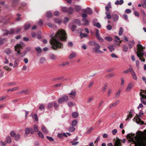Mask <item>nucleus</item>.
I'll return each mask as SVG.
<instances>
[{"label":"nucleus","instance_id":"nucleus-41","mask_svg":"<svg viewBox=\"0 0 146 146\" xmlns=\"http://www.w3.org/2000/svg\"><path fill=\"white\" fill-rule=\"evenodd\" d=\"M12 4L13 6L17 5L19 2V0H12Z\"/></svg>","mask_w":146,"mask_h":146},{"label":"nucleus","instance_id":"nucleus-47","mask_svg":"<svg viewBox=\"0 0 146 146\" xmlns=\"http://www.w3.org/2000/svg\"><path fill=\"white\" fill-rule=\"evenodd\" d=\"M123 50L124 52H127L128 50V47L125 45H123Z\"/></svg>","mask_w":146,"mask_h":146},{"label":"nucleus","instance_id":"nucleus-51","mask_svg":"<svg viewBox=\"0 0 146 146\" xmlns=\"http://www.w3.org/2000/svg\"><path fill=\"white\" fill-rule=\"evenodd\" d=\"M15 139L16 140H19V139L20 138V136L19 134H16L15 136Z\"/></svg>","mask_w":146,"mask_h":146},{"label":"nucleus","instance_id":"nucleus-11","mask_svg":"<svg viewBox=\"0 0 146 146\" xmlns=\"http://www.w3.org/2000/svg\"><path fill=\"white\" fill-rule=\"evenodd\" d=\"M31 49V48L30 47H28L26 48L25 51L23 53H21V54H22V56H21L23 57L24 56L27 52L30 51Z\"/></svg>","mask_w":146,"mask_h":146},{"label":"nucleus","instance_id":"nucleus-39","mask_svg":"<svg viewBox=\"0 0 146 146\" xmlns=\"http://www.w3.org/2000/svg\"><path fill=\"white\" fill-rule=\"evenodd\" d=\"M49 57L52 60H55L56 59V56L52 54H50L49 55Z\"/></svg>","mask_w":146,"mask_h":146},{"label":"nucleus","instance_id":"nucleus-2","mask_svg":"<svg viewBox=\"0 0 146 146\" xmlns=\"http://www.w3.org/2000/svg\"><path fill=\"white\" fill-rule=\"evenodd\" d=\"M142 132L140 131H137V135L135 134L129 133L127 134L126 137L129 139V141L134 143L135 146H146V139H144L142 137Z\"/></svg>","mask_w":146,"mask_h":146},{"label":"nucleus","instance_id":"nucleus-25","mask_svg":"<svg viewBox=\"0 0 146 146\" xmlns=\"http://www.w3.org/2000/svg\"><path fill=\"white\" fill-rule=\"evenodd\" d=\"M5 53L7 55H9L11 53H12V51L9 48H7L5 50Z\"/></svg>","mask_w":146,"mask_h":146},{"label":"nucleus","instance_id":"nucleus-54","mask_svg":"<svg viewBox=\"0 0 146 146\" xmlns=\"http://www.w3.org/2000/svg\"><path fill=\"white\" fill-rule=\"evenodd\" d=\"M115 74L113 73H111L110 74H108L107 76L108 78H109L111 77H113L114 76Z\"/></svg>","mask_w":146,"mask_h":146},{"label":"nucleus","instance_id":"nucleus-40","mask_svg":"<svg viewBox=\"0 0 146 146\" xmlns=\"http://www.w3.org/2000/svg\"><path fill=\"white\" fill-rule=\"evenodd\" d=\"M31 25L29 23L26 24L25 25V30H27L30 27Z\"/></svg>","mask_w":146,"mask_h":146},{"label":"nucleus","instance_id":"nucleus-12","mask_svg":"<svg viewBox=\"0 0 146 146\" xmlns=\"http://www.w3.org/2000/svg\"><path fill=\"white\" fill-rule=\"evenodd\" d=\"M25 133L26 134H29L30 133H31V134H33L34 133V132L33 131V129L32 128H31L30 129L28 128H27L25 130Z\"/></svg>","mask_w":146,"mask_h":146},{"label":"nucleus","instance_id":"nucleus-31","mask_svg":"<svg viewBox=\"0 0 146 146\" xmlns=\"http://www.w3.org/2000/svg\"><path fill=\"white\" fill-rule=\"evenodd\" d=\"M93 25L98 28H100L101 27V25L100 23L99 22L97 23H94L93 24Z\"/></svg>","mask_w":146,"mask_h":146},{"label":"nucleus","instance_id":"nucleus-30","mask_svg":"<svg viewBox=\"0 0 146 146\" xmlns=\"http://www.w3.org/2000/svg\"><path fill=\"white\" fill-rule=\"evenodd\" d=\"M35 49L38 53H40L42 51V50L40 47H36Z\"/></svg>","mask_w":146,"mask_h":146},{"label":"nucleus","instance_id":"nucleus-26","mask_svg":"<svg viewBox=\"0 0 146 146\" xmlns=\"http://www.w3.org/2000/svg\"><path fill=\"white\" fill-rule=\"evenodd\" d=\"M73 22L74 23H76L80 25L81 24L80 23V21L78 19H75L73 21Z\"/></svg>","mask_w":146,"mask_h":146},{"label":"nucleus","instance_id":"nucleus-7","mask_svg":"<svg viewBox=\"0 0 146 146\" xmlns=\"http://www.w3.org/2000/svg\"><path fill=\"white\" fill-rule=\"evenodd\" d=\"M134 84L132 82H131L129 83L126 88L125 91L126 92H129L133 86Z\"/></svg>","mask_w":146,"mask_h":146},{"label":"nucleus","instance_id":"nucleus-42","mask_svg":"<svg viewBox=\"0 0 146 146\" xmlns=\"http://www.w3.org/2000/svg\"><path fill=\"white\" fill-rule=\"evenodd\" d=\"M96 42L95 41L92 40L88 43L89 45L90 46H93L94 45L96 44Z\"/></svg>","mask_w":146,"mask_h":146},{"label":"nucleus","instance_id":"nucleus-14","mask_svg":"<svg viewBox=\"0 0 146 146\" xmlns=\"http://www.w3.org/2000/svg\"><path fill=\"white\" fill-rule=\"evenodd\" d=\"M119 102V100H116L114 103L109 105V106L110 108H111L113 106H116L117 105Z\"/></svg>","mask_w":146,"mask_h":146},{"label":"nucleus","instance_id":"nucleus-24","mask_svg":"<svg viewBox=\"0 0 146 146\" xmlns=\"http://www.w3.org/2000/svg\"><path fill=\"white\" fill-rule=\"evenodd\" d=\"M72 116L75 118H77L78 116V113L77 112H74L72 113Z\"/></svg>","mask_w":146,"mask_h":146},{"label":"nucleus","instance_id":"nucleus-29","mask_svg":"<svg viewBox=\"0 0 146 146\" xmlns=\"http://www.w3.org/2000/svg\"><path fill=\"white\" fill-rule=\"evenodd\" d=\"M77 123V121L76 119H74V120H73L72 121V123H71V125H72L73 127H74V126H76V125Z\"/></svg>","mask_w":146,"mask_h":146},{"label":"nucleus","instance_id":"nucleus-19","mask_svg":"<svg viewBox=\"0 0 146 146\" xmlns=\"http://www.w3.org/2000/svg\"><path fill=\"white\" fill-rule=\"evenodd\" d=\"M123 2L124 1L123 0H120L119 1L117 0L115 1V5H121L123 4Z\"/></svg>","mask_w":146,"mask_h":146},{"label":"nucleus","instance_id":"nucleus-16","mask_svg":"<svg viewBox=\"0 0 146 146\" xmlns=\"http://www.w3.org/2000/svg\"><path fill=\"white\" fill-rule=\"evenodd\" d=\"M69 28L71 29L72 31H74L76 28V26L74 25H72L71 24H69L68 25Z\"/></svg>","mask_w":146,"mask_h":146},{"label":"nucleus","instance_id":"nucleus-59","mask_svg":"<svg viewBox=\"0 0 146 146\" xmlns=\"http://www.w3.org/2000/svg\"><path fill=\"white\" fill-rule=\"evenodd\" d=\"M140 99L141 102L144 105H146V101H145L144 99H143L142 98H140Z\"/></svg>","mask_w":146,"mask_h":146},{"label":"nucleus","instance_id":"nucleus-4","mask_svg":"<svg viewBox=\"0 0 146 146\" xmlns=\"http://www.w3.org/2000/svg\"><path fill=\"white\" fill-rule=\"evenodd\" d=\"M25 44L22 42H20L19 43L17 44L15 46V51L17 52V56H19L20 54V50L25 47Z\"/></svg>","mask_w":146,"mask_h":146},{"label":"nucleus","instance_id":"nucleus-27","mask_svg":"<svg viewBox=\"0 0 146 146\" xmlns=\"http://www.w3.org/2000/svg\"><path fill=\"white\" fill-rule=\"evenodd\" d=\"M73 9L72 7H70L67 9V12L69 14H71L73 11Z\"/></svg>","mask_w":146,"mask_h":146},{"label":"nucleus","instance_id":"nucleus-34","mask_svg":"<svg viewBox=\"0 0 146 146\" xmlns=\"http://www.w3.org/2000/svg\"><path fill=\"white\" fill-rule=\"evenodd\" d=\"M54 21L55 23L58 24H60L62 23V21L61 19H55Z\"/></svg>","mask_w":146,"mask_h":146},{"label":"nucleus","instance_id":"nucleus-1","mask_svg":"<svg viewBox=\"0 0 146 146\" xmlns=\"http://www.w3.org/2000/svg\"><path fill=\"white\" fill-rule=\"evenodd\" d=\"M50 36L52 38L50 41V43L53 49L56 50L62 47L63 45L60 42V40H65L66 39V33L64 30H58L54 37H52L53 35H51Z\"/></svg>","mask_w":146,"mask_h":146},{"label":"nucleus","instance_id":"nucleus-28","mask_svg":"<svg viewBox=\"0 0 146 146\" xmlns=\"http://www.w3.org/2000/svg\"><path fill=\"white\" fill-rule=\"evenodd\" d=\"M93 50L97 53H103V52L99 50V49H96L95 48H93Z\"/></svg>","mask_w":146,"mask_h":146},{"label":"nucleus","instance_id":"nucleus-5","mask_svg":"<svg viewBox=\"0 0 146 146\" xmlns=\"http://www.w3.org/2000/svg\"><path fill=\"white\" fill-rule=\"evenodd\" d=\"M111 8V3L110 2H109L108 3L107 6L105 7V9L106 11V14L107 18H111L109 11V9Z\"/></svg>","mask_w":146,"mask_h":146},{"label":"nucleus","instance_id":"nucleus-38","mask_svg":"<svg viewBox=\"0 0 146 146\" xmlns=\"http://www.w3.org/2000/svg\"><path fill=\"white\" fill-rule=\"evenodd\" d=\"M123 29L122 27H120L119 29V36L121 35L123 33Z\"/></svg>","mask_w":146,"mask_h":146},{"label":"nucleus","instance_id":"nucleus-17","mask_svg":"<svg viewBox=\"0 0 146 146\" xmlns=\"http://www.w3.org/2000/svg\"><path fill=\"white\" fill-rule=\"evenodd\" d=\"M82 21L83 22L82 24L84 25H89V22L87 19H82Z\"/></svg>","mask_w":146,"mask_h":146},{"label":"nucleus","instance_id":"nucleus-49","mask_svg":"<svg viewBox=\"0 0 146 146\" xmlns=\"http://www.w3.org/2000/svg\"><path fill=\"white\" fill-rule=\"evenodd\" d=\"M75 129L74 127H69L68 130L70 132H74L75 131Z\"/></svg>","mask_w":146,"mask_h":146},{"label":"nucleus","instance_id":"nucleus-21","mask_svg":"<svg viewBox=\"0 0 146 146\" xmlns=\"http://www.w3.org/2000/svg\"><path fill=\"white\" fill-rule=\"evenodd\" d=\"M70 96L72 97V96H74L76 95V91L74 90H72L71 92L69 93Z\"/></svg>","mask_w":146,"mask_h":146},{"label":"nucleus","instance_id":"nucleus-44","mask_svg":"<svg viewBox=\"0 0 146 146\" xmlns=\"http://www.w3.org/2000/svg\"><path fill=\"white\" fill-rule=\"evenodd\" d=\"M68 106L70 107H72L74 106L73 103L72 102H68L67 103Z\"/></svg>","mask_w":146,"mask_h":146},{"label":"nucleus","instance_id":"nucleus-36","mask_svg":"<svg viewBox=\"0 0 146 146\" xmlns=\"http://www.w3.org/2000/svg\"><path fill=\"white\" fill-rule=\"evenodd\" d=\"M16 84V83L15 82H9L6 84V85L8 86H15Z\"/></svg>","mask_w":146,"mask_h":146},{"label":"nucleus","instance_id":"nucleus-20","mask_svg":"<svg viewBox=\"0 0 146 146\" xmlns=\"http://www.w3.org/2000/svg\"><path fill=\"white\" fill-rule=\"evenodd\" d=\"M46 61V58L44 57H42L39 60V63L43 64L45 63Z\"/></svg>","mask_w":146,"mask_h":146},{"label":"nucleus","instance_id":"nucleus-37","mask_svg":"<svg viewBox=\"0 0 146 146\" xmlns=\"http://www.w3.org/2000/svg\"><path fill=\"white\" fill-rule=\"evenodd\" d=\"M131 75L132 76L133 79L135 80H137V76L135 74L134 72H133V73H131Z\"/></svg>","mask_w":146,"mask_h":146},{"label":"nucleus","instance_id":"nucleus-13","mask_svg":"<svg viewBox=\"0 0 146 146\" xmlns=\"http://www.w3.org/2000/svg\"><path fill=\"white\" fill-rule=\"evenodd\" d=\"M76 52H72L69 55L68 58L70 59H71L73 58H74L76 57Z\"/></svg>","mask_w":146,"mask_h":146},{"label":"nucleus","instance_id":"nucleus-62","mask_svg":"<svg viewBox=\"0 0 146 146\" xmlns=\"http://www.w3.org/2000/svg\"><path fill=\"white\" fill-rule=\"evenodd\" d=\"M46 16L48 17H50L52 15V13L50 12H48L46 13Z\"/></svg>","mask_w":146,"mask_h":146},{"label":"nucleus","instance_id":"nucleus-15","mask_svg":"<svg viewBox=\"0 0 146 146\" xmlns=\"http://www.w3.org/2000/svg\"><path fill=\"white\" fill-rule=\"evenodd\" d=\"M114 146H121V140L119 139H117L115 141Z\"/></svg>","mask_w":146,"mask_h":146},{"label":"nucleus","instance_id":"nucleus-6","mask_svg":"<svg viewBox=\"0 0 146 146\" xmlns=\"http://www.w3.org/2000/svg\"><path fill=\"white\" fill-rule=\"evenodd\" d=\"M68 100V96L66 95H64L58 99V102L59 103L61 104L64 102H67Z\"/></svg>","mask_w":146,"mask_h":146},{"label":"nucleus","instance_id":"nucleus-43","mask_svg":"<svg viewBox=\"0 0 146 146\" xmlns=\"http://www.w3.org/2000/svg\"><path fill=\"white\" fill-rule=\"evenodd\" d=\"M121 92V90H118L115 96V97L116 98H117L119 96Z\"/></svg>","mask_w":146,"mask_h":146},{"label":"nucleus","instance_id":"nucleus-50","mask_svg":"<svg viewBox=\"0 0 146 146\" xmlns=\"http://www.w3.org/2000/svg\"><path fill=\"white\" fill-rule=\"evenodd\" d=\"M25 93L26 94H27L28 93V90L27 89H26L25 90H23L19 92V94H22V93Z\"/></svg>","mask_w":146,"mask_h":146},{"label":"nucleus","instance_id":"nucleus-56","mask_svg":"<svg viewBox=\"0 0 146 146\" xmlns=\"http://www.w3.org/2000/svg\"><path fill=\"white\" fill-rule=\"evenodd\" d=\"M38 136L40 137L41 138H43L44 137V135L40 131H38Z\"/></svg>","mask_w":146,"mask_h":146},{"label":"nucleus","instance_id":"nucleus-61","mask_svg":"<svg viewBox=\"0 0 146 146\" xmlns=\"http://www.w3.org/2000/svg\"><path fill=\"white\" fill-rule=\"evenodd\" d=\"M111 17H112L113 18H118V17L117 15L115 14H113L111 16Z\"/></svg>","mask_w":146,"mask_h":146},{"label":"nucleus","instance_id":"nucleus-58","mask_svg":"<svg viewBox=\"0 0 146 146\" xmlns=\"http://www.w3.org/2000/svg\"><path fill=\"white\" fill-rule=\"evenodd\" d=\"M87 36V35L85 33H81L80 34V36L81 37V38L86 37Z\"/></svg>","mask_w":146,"mask_h":146},{"label":"nucleus","instance_id":"nucleus-64","mask_svg":"<svg viewBox=\"0 0 146 146\" xmlns=\"http://www.w3.org/2000/svg\"><path fill=\"white\" fill-rule=\"evenodd\" d=\"M62 10L64 12H67V9L66 7H62Z\"/></svg>","mask_w":146,"mask_h":146},{"label":"nucleus","instance_id":"nucleus-10","mask_svg":"<svg viewBox=\"0 0 146 146\" xmlns=\"http://www.w3.org/2000/svg\"><path fill=\"white\" fill-rule=\"evenodd\" d=\"M140 95L141 96V98H142L143 99H146V91L142 90H141L140 92Z\"/></svg>","mask_w":146,"mask_h":146},{"label":"nucleus","instance_id":"nucleus-35","mask_svg":"<svg viewBox=\"0 0 146 146\" xmlns=\"http://www.w3.org/2000/svg\"><path fill=\"white\" fill-rule=\"evenodd\" d=\"M96 35L97 38L100 36V34L99 30L97 29H96Z\"/></svg>","mask_w":146,"mask_h":146},{"label":"nucleus","instance_id":"nucleus-3","mask_svg":"<svg viewBox=\"0 0 146 146\" xmlns=\"http://www.w3.org/2000/svg\"><path fill=\"white\" fill-rule=\"evenodd\" d=\"M137 51H136L135 50V52L136 53L138 57L140 58L144 56L146 57V52L143 51V49L145 48V47L140 44H138L137 45Z\"/></svg>","mask_w":146,"mask_h":146},{"label":"nucleus","instance_id":"nucleus-18","mask_svg":"<svg viewBox=\"0 0 146 146\" xmlns=\"http://www.w3.org/2000/svg\"><path fill=\"white\" fill-rule=\"evenodd\" d=\"M134 44L135 43L133 40L129 41L128 44L129 48H131Z\"/></svg>","mask_w":146,"mask_h":146},{"label":"nucleus","instance_id":"nucleus-52","mask_svg":"<svg viewBox=\"0 0 146 146\" xmlns=\"http://www.w3.org/2000/svg\"><path fill=\"white\" fill-rule=\"evenodd\" d=\"M34 129L35 132H38L39 131L38 126L36 125H34Z\"/></svg>","mask_w":146,"mask_h":146},{"label":"nucleus","instance_id":"nucleus-55","mask_svg":"<svg viewBox=\"0 0 146 146\" xmlns=\"http://www.w3.org/2000/svg\"><path fill=\"white\" fill-rule=\"evenodd\" d=\"M33 117L35 119V120L37 121L38 120V117L37 115L36 114H34V116H33Z\"/></svg>","mask_w":146,"mask_h":146},{"label":"nucleus","instance_id":"nucleus-46","mask_svg":"<svg viewBox=\"0 0 146 146\" xmlns=\"http://www.w3.org/2000/svg\"><path fill=\"white\" fill-rule=\"evenodd\" d=\"M44 106L43 104H40L39 107V109H40L41 110H44Z\"/></svg>","mask_w":146,"mask_h":146},{"label":"nucleus","instance_id":"nucleus-9","mask_svg":"<svg viewBox=\"0 0 146 146\" xmlns=\"http://www.w3.org/2000/svg\"><path fill=\"white\" fill-rule=\"evenodd\" d=\"M4 33L5 35H10L13 34L15 32V30L13 29H10L9 31H7V30H4Z\"/></svg>","mask_w":146,"mask_h":146},{"label":"nucleus","instance_id":"nucleus-60","mask_svg":"<svg viewBox=\"0 0 146 146\" xmlns=\"http://www.w3.org/2000/svg\"><path fill=\"white\" fill-rule=\"evenodd\" d=\"M53 106V102H50L48 104L47 106L49 108H52Z\"/></svg>","mask_w":146,"mask_h":146},{"label":"nucleus","instance_id":"nucleus-22","mask_svg":"<svg viewBox=\"0 0 146 146\" xmlns=\"http://www.w3.org/2000/svg\"><path fill=\"white\" fill-rule=\"evenodd\" d=\"M41 128L43 132L46 133H48V131L45 126H44V125H42V126Z\"/></svg>","mask_w":146,"mask_h":146},{"label":"nucleus","instance_id":"nucleus-33","mask_svg":"<svg viewBox=\"0 0 146 146\" xmlns=\"http://www.w3.org/2000/svg\"><path fill=\"white\" fill-rule=\"evenodd\" d=\"M12 141L9 136H8L6 137V142L7 143H10Z\"/></svg>","mask_w":146,"mask_h":146},{"label":"nucleus","instance_id":"nucleus-32","mask_svg":"<svg viewBox=\"0 0 146 146\" xmlns=\"http://www.w3.org/2000/svg\"><path fill=\"white\" fill-rule=\"evenodd\" d=\"M6 42L5 38H0V44H2Z\"/></svg>","mask_w":146,"mask_h":146},{"label":"nucleus","instance_id":"nucleus-53","mask_svg":"<svg viewBox=\"0 0 146 146\" xmlns=\"http://www.w3.org/2000/svg\"><path fill=\"white\" fill-rule=\"evenodd\" d=\"M108 48L110 50L111 52H112L113 51L114 49V46L112 45H110L108 47Z\"/></svg>","mask_w":146,"mask_h":146},{"label":"nucleus","instance_id":"nucleus-8","mask_svg":"<svg viewBox=\"0 0 146 146\" xmlns=\"http://www.w3.org/2000/svg\"><path fill=\"white\" fill-rule=\"evenodd\" d=\"M82 11L85 13H87V14L91 15L92 13V11L89 7H88L86 9H84L82 10Z\"/></svg>","mask_w":146,"mask_h":146},{"label":"nucleus","instance_id":"nucleus-23","mask_svg":"<svg viewBox=\"0 0 146 146\" xmlns=\"http://www.w3.org/2000/svg\"><path fill=\"white\" fill-rule=\"evenodd\" d=\"M143 114V113L141 111H140L139 113V115H137V116L136 117V120L138 119L139 121H140L141 119L140 118V117H141L142 115Z\"/></svg>","mask_w":146,"mask_h":146},{"label":"nucleus","instance_id":"nucleus-57","mask_svg":"<svg viewBox=\"0 0 146 146\" xmlns=\"http://www.w3.org/2000/svg\"><path fill=\"white\" fill-rule=\"evenodd\" d=\"M21 30V28H17L15 30V33H19L20 31Z\"/></svg>","mask_w":146,"mask_h":146},{"label":"nucleus","instance_id":"nucleus-45","mask_svg":"<svg viewBox=\"0 0 146 146\" xmlns=\"http://www.w3.org/2000/svg\"><path fill=\"white\" fill-rule=\"evenodd\" d=\"M105 39L109 42L111 41L112 40V38L110 36H106Z\"/></svg>","mask_w":146,"mask_h":146},{"label":"nucleus","instance_id":"nucleus-48","mask_svg":"<svg viewBox=\"0 0 146 146\" xmlns=\"http://www.w3.org/2000/svg\"><path fill=\"white\" fill-rule=\"evenodd\" d=\"M75 9L76 11H79L81 10V7L80 6L76 5L75 6Z\"/></svg>","mask_w":146,"mask_h":146},{"label":"nucleus","instance_id":"nucleus-63","mask_svg":"<svg viewBox=\"0 0 146 146\" xmlns=\"http://www.w3.org/2000/svg\"><path fill=\"white\" fill-rule=\"evenodd\" d=\"M94 45L96 49H99L100 48V46L98 44L96 43Z\"/></svg>","mask_w":146,"mask_h":146}]
</instances>
